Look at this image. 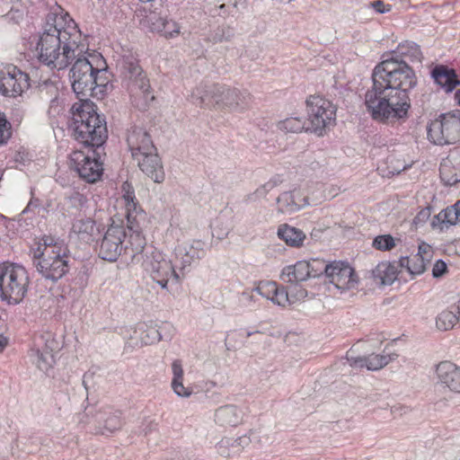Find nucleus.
I'll return each instance as SVG.
<instances>
[{"instance_id":"10","label":"nucleus","mask_w":460,"mask_h":460,"mask_svg":"<svg viewBox=\"0 0 460 460\" xmlns=\"http://www.w3.org/2000/svg\"><path fill=\"white\" fill-rule=\"evenodd\" d=\"M429 139L439 146L455 144L460 139V111L441 114L428 127Z\"/></svg>"},{"instance_id":"50","label":"nucleus","mask_w":460,"mask_h":460,"mask_svg":"<svg viewBox=\"0 0 460 460\" xmlns=\"http://www.w3.org/2000/svg\"><path fill=\"white\" fill-rule=\"evenodd\" d=\"M430 217V210L429 208L421 209L414 217L413 224L419 226L425 223Z\"/></svg>"},{"instance_id":"6","label":"nucleus","mask_w":460,"mask_h":460,"mask_svg":"<svg viewBox=\"0 0 460 460\" xmlns=\"http://www.w3.org/2000/svg\"><path fill=\"white\" fill-rule=\"evenodd\" d=\"M85 54L77 56L70 69L72 88L77 96L83 98L102 94L109 84L107 69L94 67Z\"/></svg>"},{"instance_id":"37","label":"nucleus","mask_w":460,"mask_h":460,"mask_svg":"<svg viewBox=\"0 0 460 460\" xmlns=\"http://www.w3.org/2000/svg\"><path fill=\"white\" fill-rule=\"evenodd\" d=\"M34 357L35 364L39 369L44 372L49 371L55 363V357L48 348H45L42 350H36Z\"/></svg>"},{"instance_id":"16","label":"nucleus","mask_w":460,"mask_h":460,"mask_svg":"<svg viewBox=\"0 0 460 460\" xmlns=\"http://www.w3.org/2000/svg\"><path fill=\"white\" fill-rule=\"evenodd\" d=\"M145 220L127 221V228L129 231L128 241L124 246V256L130 260L133 264H141L146 255V251L154 249L146 247V238L142 234L141 228Z\"/></svg>"},{"instance_id":"33","label":"nucleus","mask_w":460,"mask_h":460,"mask_svg":"<svg viewBox=\"0 0 460 460\" xmlns=\"http://www.w3.org/2000/svg\"><path fill=\"white\" fill-rule=\"evenodd\" d=\"M429 262V261L416 254L412 257L402 256L399 260L400 266L405 268L411 275L422 274L426 270V265Z\"/></svg>"},{"instance_id":"35","label":"nucleus","mask_w":460,"mask_h":460,"mask_svg":"<svg viewBox=\"0 0 460 460\" xmlns=\"http://www.w3.org/2000/svg\"><path fill=\"white\" fill-rule=\"evenodd\" d=\"M281 182L282 179L279 175L273 176L267 182L257 188L254 192L249 194L246 199L247 201H256L259 199L265 198L271 190L279 186Z\"/></svg>"},{"instance_id":"34","label":"nucleus","mask_w":460,"mask_h":460,"mask_svg":"<svg viewBox=\"0 0 460 460\" xmlns=\"http://www.w3.org/2000/svg\"><path fill=\"white\" fill-rule=\"evenodd\" d=\"M397 358L396 354H371L366 356L367 369L376 371Z\"/></svg>"},{"instance_id":"22","label":"nucleus","mask_w":460,"mask_h":460,"mask_svg":"<svg viewBox=\"0 0 460 460\" xmlns=\"http://www.w3.org/2000/svg\"><path fill=\"white\" fill-rule=\"evenodd\" d=\"M439 174L446 185L452 186L460 181V147L450 151L447 157L442 160Z\"/></svg>"},{"instance_id":"19","label":"nucleus","mask_w":460,"mask_h":460,"mask_svg":"<svg viewBox=\"0 0 460 460\" xmlns=\"http://www.w3.org/2000/svg\"><path fill=\"white\" fill-rule=\"evenodd\" d=\"M205 255V243L194 240L191 243L178 244L174 249L175 267L180 275L184 276L185 270L199 261Z\"/></svg>"},{"instance_id":"12","label":"nucleus","mask_w":460,"mask_h":460,"mask_svg":"<svg viewBox=\"0 0 460 460\" xmlns=\"http://www.w3.org/2000/svg\"><path fill=\"white\" fill-rule=\"evenodd\" d=\"M127 235L126 227L113 221L97 241L98 256L103 261H116L124 252L123 243Z\"/></svg>"},{"instance_id":"45","label":"nucleus","mask_w":460,"mask_h":460,"mask_svg":"<svg viewBox=\"0 0 460 460\" xmlns=\"http://www.w3.org/2000/svg\"><path fill=\"white\" fill-rule=\"evenodd\" d=\"M254 431H250L248 434L243 435L237 438H234L236 446H238V453L240 454L245 447H247L254 438H257Z\"/></svg>"},{"instance_id":"5","label":"nucleus","mask_w":460,"mask_h":460,"mask_svg":"<svg viewBox=\"0 0 460 460\" xmlns=\"http://www.w3.org/2000/svg\"><path fill=\"white\" fill-rule=\"evenodd\" d=\"M191 98L198 106L234 112H243L251 102V94L247 91L219 84L197 87Z\"/></svg>"},{"instance_id":"56","label":"nucleus","mask_w":460,"mask_h":460,"mask_svg":"<svg viewBox=\"0 0 460 460\" xmlns=\"http://www.w3.org/2000/svg\"><path fill=\"white\" fill-rule=\"evenodd\" d=\"M242 296L245 298V299H249V300H252V295L248 293V292H243L242 294Z\"/></svg>"},{"instance_id":"32","label":"nucleus","mask_w":460,"mask_h":460,"mask_svg":"<svg viewBox=\"0 0 460 460\" xmlns=\"http://www.w3.org/2000/svg\"><path fill=\"white\" fill-rule=\"evenodd\" d=\"M278 235L288 245L292 247L302 246L305 239V234L302 230L287 224L279 227Z\"/></svg>"},{"instance_id":"51","label":"nucleus","mask_w":460,"mask_h":460,"mask_svg":"<svg viewBox=\"0 0 460 460\" xmlns=\"http://www.w3.org/2000/svg\"><path fill=\"white\" fill-rule=\"evenodd\" d=\"M369 5L376 10L378 13H385L390 11L391 6L386 5L382 0H376L369 4Z\"/></svg>"},{"instance_id":"44","label":"nucleus","mask_w":460,"mask_h":460,"mask_svg":"<svg viewBox=\"0 0 460 460\" xmlns=\"http://www.w3.org/2000/svg\"><path fill=\"white\" fill-rule=\"evenodd\" d=\"M11 136V123L6 119L4 113H0V146L6 144Z\"/></svg>"},{"instance_id":"40","label":"nucleus","mask_w":460,"mask_h":460,"mask_svg":"<svg viewBox=\"0 0 460 460\" xmlns=\"http://www.w3.org/2000/svg\"><path fill=\"white\" fill-rule=\"evenodd\" d=\"M437 217L443 223L449 225H456L460 222V200L441 211Z\"/></svg>"},{"instance_id":"42","label":"nucleus","mask_w":460,"mask_h":460,"mask_svg":"<svg viewBox=\"0 0 460 460\" xmlns=\"http://www.w3.org/2000/svg\"><path fill=\"white\" fill-rule=\"evenodd\" d=\"M372 246L379 251H390L395 246V242L392 235L382 234L373 240Z\"/></svg>"},{"instance_id":"3","label":"nucleus","mask_w":460,"mask_h":460,"mask_svg":"<svg viewBox=\"0 0 460 460\" xmlns=\"http://www.w3.org/2000/svg\"><path fill=\"white\" fill-rule=\"evenodd\" d=\"M70 129L74 138L86 146L101 147L108 138L105 119L88 101L75 102L71 108Z\"/></svg>"},{"instance_id":"13","label":"nucleus","mask_w":460,"mask_h":460,"mask_svg":"<svg viewBox=\"0 0 460 460\" xmlns=\"http://www.w3.org/2000/svg\"><path fill=\"white\" fill-rule=\"evenodd\" d=\"M86 420H84L95 434L109 436L119 430L123 426L121 411L111 407L85 412Z\"/></svg>"},{"instance_id":"36","label":"nucleus","mask_w":460,"mask_h":460,"mask_svg":"<svg viewBox=\"0 0 460 460\" xmlns=\"http://www.w3.org/2000/svg\"><path fill=\"white\" fill-rule=\"evenodd\" d=\"M279 130L290 133H299L304 129L306 130L307 125L305 121L297 117L287 118L278 123Z\"/></svg>"},{"instance_id":"47","label":"nucleus","mask_w":460,"mask_h":460,"mask_svg":"<svg viewBox=\"0 0 460 460\" xmlns=\"http://www.w3.org/2000/svg\"><path fill=\"white\" fill-rule=\"evenodd\" d=\"M447 270V264L442 260H438L432 269V276L434 278L442 277Z\"/></svg>"},{"instance_id":"27","label":"nucleus","mask_w":460,"mask_h":460,"mask_svg":"<svg viewBox=\"0 0 460 460\" xmlns=\"http://www.w3.org/2000/svg\"><path fill=\"white\" fill-rule=\"evenodd\" d=\"M122 198L126 207L127 221L146 220V214L140 208L138 202L136 199L135 191L133 187L128 182L122 184Z\"/></svg>"},{"instance_id":"46","label":"nucleus","mask_w":460,"mask_h":460,"mask_svg":"<svg viewBox=\"0 0 460 460\" xmlns=\"http://www.w3.org/2000/svg\"><path fill=\"white\" fill-rule=\"evenodd\" d=\"M432 254H433L432 248L429 244H428L424 242H422L419 244V250H418V252L416 253V255H420L424 259L430 261V260L432 258Z\"/></svg>"},{"instance_id":"41","label":"nucleus","mask_w":460,"mask_h":460,"mask_svg":"<svg viewBox=\"0 0 460 460\" xmlns=\"http://www.w3.org/2000/svg\"><path fill=\"white\" fill-rule=\"evenodd\" d=\"M278 285L273 281H261L259 284L252 289L253 292H256L262 297H265L268 300L272 301L275 293L277 292Z\"/></svg>"},{"instance_id":"14","label":"nucleus","mask_w":460,"mask_h":460,"mask_svg":"<svg viewBox=\"0 0 460 460\" xmlns=\"http://www.w3.org/2000/svg\"><path fill=\"white\" fill-rule=\"evenodd\" d=\"M71 166L79 177L89 183L99 181L103 172V164L96 150L84 153L76 150L70 154Z\"/></svg>"},{"instance_id":"53","label":"nucleus","mask_w":460,"mask_h":460,"mask_svg":"<svg viewBox=\"0 0 460 460\" xmlns=\"http://www.w3.org/2000/svg\"><path fill=\"white\" fill-rule=\"evenodd\" d=\"M7 17L11 20H14L15 22H18L19 20L22 19L23 12L12 8L10 12L7 13Z\"/></svg>"},{"instance_id":"59","label":"nucleus","mask_w":460,"mask_h":460,"mask_svg":"<svg viewBox=\"0 0 460 460\" xmlns=\"http://www.w3.org/2000/svg\"><path fill=\"white\" fill-rule=\"evenodd\" d=\"M52 89L54 90L55 93H57L58 90L56 87L52 86Z\"/></svg>"},{"instance_id":"39","label":"nucleus","mask_w":460,"mask_h":460,"mask_svg":"<svg viewBox=\"0 0 460 460\" xmlns=\"http://www.w3.org/2000/svg\"><path fill=\"white\" fill-rule=\"evenodd\" d=\"M238 448L234 438H223L216 445L217 454L224 457H231L239 455Z\"/></svg>"},{"instance_id":"1","label":"nucleus","mask_w":460,"mask_h":460,"mask_svg":"<svg viewBox=\"0 0 460 460\" xmlns=\"http://www.w3.org/2000/svg\"><path fill=\"white\" fill-rule=\"evenodd\" d=\"M421 58L420 46L405 41L376 66L373 85L365 94L367 110L375 120L394 123L407 118L411 108L409 91L417 84L415 72L408 62H420Z\"/></svg>"},{"instance_id":"18","label":"nucleus","mask_w":460,"mask_h":460,"mask_svg":"<svg viewBox=\"0 0 460 460\" xmlns=\"http://www.w3.org/2000/svg\"><path fill=\"white\" fill-rule=\"evenodd\" d=\"M320 267L321 261L318 260H313L312 261H299L294 265L285 267L280 278L284 282L297 284L310 278L321 276L323 270H320Z\"/></svg>"},{"instance_id":"55","label":"nucleus","mask_w":460,"mask_h":460,"mask_svg":"<svg viewBox=\"0 0 460 460\" xmlns=\"http://www.w3.org/2000/svg\"><path fill=\"white\" fill-rule=\"evenodd\" d=\"M306 295H307V291H306L305 289H304V288H300V289L297 291V293H296V296H297L298 298H304V297H305V296H306Z\"/></svg>"},{"instance_id":"2","label":"nucleus","mask_w":460,"mask_h":460,"mask_svg":"<svg viewBox=\"0 0 460 460\" xmlns=\"http://www.w3.org/2000/svg\"><path fill=\"white\" fill-rule=\"evenodd\" d=\"M75 22L66 14L49 13L36 44L39 61L51 69L62 70L71 65L82 53H87L84 42Z\"/></svg>"},{"instance_id":"38","label":"nucleus","mask_w":460,"mask_h":460,"mask_svg":"<svg viewBox=\"0 0 460 460\" xmlns=\"http://www.w3.org/2000/svg\"><path fill=\"white\" fill-rule=\"evenodd\" d=\"M457 323H460V314L456 315L452 311L441 312L436 320L437 328L440 331L452 329Z\"/></svg>"},{"instance_id":"26","label":"nucleus","mask_w":460,"mask_h":460,"mask_svg":"<svg viewBox=\"0 0 460 460\" xmlns=\"http://www.w3.org/2000/svg\"><path fill=\"white\" fill-rule=\"evenodd\" d=\"M173 326L170 323H163L158 327L146 326L140 334V341L143 345H151L159 342L161 340H171L173 335Z\"/></svg>"},{"instance_id":"48","label":"nucleus","mask_w":460,"mask_h":460,"mask_svg":"<svg viewBox=\"0 0 460 460\" xmlns=\"http://www.w3.org/2000/svg\"><path fill=\"white\" fill-rule=\"evenodd\" d=\"M163 24L165 33L170 34V36L180 32V26L172 20H165Z\"/></svg>"},{"instance_id":"11","label":"nucleus","mask_w":460,"mask_h":460,"mask_svg":"<svg viewBox=\"0 0 460 460\" xmlns=\"http://www.w3.org/2000/svg\"><path fill=\"white\" fill-rule=\"evenodd\" d=\"M140 265L162 288H167L169 281H180L181 275L175 265L155 249L146 251V258Z\"/></svg>"},{"instance_id":"15","label":"nucleus","mask_w":460,"mask_h":460,"mask_svg":"<svg viewBox=\"0 0 460 460\" xmlns=\"http://www.w3.org/2000/svg\"><path fill=\"white\" fill-rule=\"evenodd\" d=\"M320 270L325 274L329 283L341 291L355 288L358 285L355 270L347 262L332 261L325 264L321 261Z\"/></svg>"},{"instance_id":"8","label":"nucleus","mask_w":460,"mask_h":460,"mask_svg":"<svg viewBox=\"0 0 460 460\" xmlns=\"http://www.w3.org/2000/svg\"><path fill=\"white\" fill-rule=\"evenodd\" d=\"M29 285L26 270L13 263L0 264V297L17 305L24 298Z\"/></svg>"},{"instance_id":"23","label":"nucleus","mask_w":460,"mask_h":460,"mask_svg":"<svg viewBox=\"0 0 460 460\" xmlns=\"http://www.w3.org/2000/svg\"><path fill=\"white\" fill-rule=\"evenodd\" d=\"M438 381L451 391L460 393V367L451 361H442L436 366Z\"/></svg>"},{"instance_id":"9","label":"nucleus","mask_w":460,"mask_h":460,"mask_svg":"<svg viewBox=\"0 0 460 460\" xmlns=\"http://www.w3.org/2000/svg\"><path fill=\"white\" fill-rule=\"evenodd\" d=\"M306 131L321 137L335 125L336 107L329 100L319 95H311L306 99Z\"/></svg>"},{"instance_id":"21","label":"nucleus","mask_w":460,"mask_h":460,"mask_svg":"<svg viewBox=\"0 0 460 460\" xmlns=\"http://www.w3.org/2000/svg\"><path fill=\"white\" fill-rule=\"evenodd\" d=\"M127 143L128 149L131 152V156H135L142 153H151L156 150L148 132L143 128L136 126L132 127L128 130Z\"/></svg>"},{"instance_id":"17","label":"nucleus","mask_w":460,"mask_h":460,"mask_svg":"<svg viewBox=\"0 0 460 460\" xmlns=\"http://www.w3.org/2000/svg\"><path fill=\"white\" fill-rule=\"evenodd\" d=\"M30 86L29 75L13 66L0 69V93L5 97H17Z\"/></svg>"},{"instance_id":"29","label":"nucleus","mask_w":460,"mask_h":460,"mask_svg":"<svg viewBox=\"0 0 460 460\" xmlns=\"http://www.w3.org/2000/svg\"><path fill=\"white\" fill-rule=\"evenodd\" d=\"M431 75L435 82L447 93L452 92L460 84V80L457 78L456 71L448 68L447 66H436L431 72Z\"/></svg>"},{"instance_id":"57","label":"nucleus","mask_w":460,"mask_h":460,"mask_svg":"<svg viewBox=\"0 0 460 460\" xmlns=\"http://www.w3.org/2000/svg\"><path fill=\"white\" fill-rule=\"evenodd\" d=\"M455 99H456V102L460 105V90L456 92Z\"/></svg>"},{"instance_id":"20","label":"nucleus","mask_w":460,"mask_h":460,"mask_svg":"<svg viewBox=\"0 0 460 460\" xmlns=\"http://www.w3.org/2000/svg\"><path fill=\"white\" fill-rule=\"evenodd\" d=\"M132 158L137 163L139 169L152 181L156 183L164 181L165 173L157 150L151 153H142L132 156Z\"/></svg>"},{"instance_id":"58","label":"nucleus","mask_w":460,"mask_h":460,"mask_svg":"<svg viewBox=\"0 0 460 460\" xmlns=\"http://www.w3.org/2000/svg\"><path fill=\"white\" fill-rule=\"evenodd\" d=\"M257 332H260L259 331H255V332H246V337H250L252 336L253 333H257Z\"/></svg>"},{"instance_id":"54","label":"nucleus","mask_w":460,"mask_h":460,"mask_svg":"<svg viewBox=\"0 0 460 460\" xmlns=\"http://www.w3.org/2000/svg\"><path fill=\"white\" fill-rule=\"evenodd\" d=\"M8 344V339L4 336L3 334H0V352H2L4 350V349L7 346Z\"/></svg>"},{"instance_id":"52","label":"nucleus","mask_w":460,"mask_h":460,"mask_svg":"<svg viewBox=\"0 0 460 460\" xmlns=\"http://www.w3.org/2000/svg\"><path fill=\"white\" fill-rule=\"evenodd\" d=\"M156 428V423L153 420H145L140 427V433L147 435Z\"/></svg>"},{"instance_id":"31","label":"nucleus","mask_w":460,"mask_h":460,"mask_svg":"<svg viewBox=\"0 0 460 460\" xmlns=\"http://www.w3.org/2000/svg\"><path fill=\"white\" fill-rule=\"evenodd\" d=\"M372 277L377 284L391 285L396 279V267L389 262H380L372 270Z\"/></svg>"},{"instance_id":"30","label":"nucleus","mask_w":460,"mask_h":460,"mask_svg":"<svg viewBox=\"0 0 460 460\" xmlns=\"http://www.w3.org/2000/svg\"><path fill=\"white\" fill-rule=\"evenodd\" d=\"M172 388L173 392L180 397L188 398L191 395L192 390L190 387L183 385L184 371L182 363L180 359H174L172 363Z\"/></svg>"},{"instance_id":"4","label":"nucleus","mask_w":460,"mask_h":460,"mask_svg":"<svg viewBox=\"0 0 460 460\" xmlns=\"http://www.w3.org/2000/svg\"><path fill=\"white\" fill-rule=\"evenodd\" d=\"M33 264L42 278L58 281L69 270L67 246L52 236L42 237L33 252Z\"/></svg>"},{"instance_id":"24","label":"nucleus","mask_w":460,"mask_h":460,"mask_svg":"<svg viewBox=\"0 0 460 460\" xmlns=\"http://www.w3.org/2000/svg\"><path fill=\"white\" fill-rule=\"evenodd\" d=\"M244 416L243 407L235 404H226L215 411L214 420L222 427H236L243 423Z\"/></svg>"},{"instance_id":"49","label":"nucleus","mask_w":460,"mask_h":460,"mask_svg":"<svg viewBox=\"0 0 460 460\" xmlns=\"http://www.w3.org/2000/svg\"><path fill=\"white\" fill-rule=\"evenodd\" d=\"M347 360L350 367L357 368L367 367L366 357H352L347 355Z\"/></svg>"},{"instance_id":"25","label":"nucleus","mask_w":460,"mask_h":460,"mask_svg":"<svg viewBox=\"0 0 460 460\" xmlns=\"http://www.w3.org/2000/svg\"><path fill=\"white\" fill-rule=\"evenodd\" d=\"M278 211L292 214L309 205L308 199L300 190L281 193L277 199Z\"/></svg>"},{"instance_id":"7","label":"nucleus","mask_w":460,"mask_h":460,"mask_svg":"<svg viewBox=\"0 0 460 460\" xmlns=\"http://www.w3.org/2000/svg\"><path fill=\"white\" fill-rule=\"evenodd\" d=\"M122 82L126 85L132 103L139 109H146L155 100L146 73L132 53L124 54L119 61Z\"/></svg>"},{"instance_id":"43","label":"nucleus","mask_w":460,"mask_h":460,"mask_svg":"<svg viewBox=\"0 0 460 460\" xmlns=\"http://www.w3.org/2000/svg\"><path fill=\"white\" fill-rule=\"evenodd\" d=\"M271 302L279 306L286 307L292 305L295 300L289 296L284 287H278L277 292L275 293Z\"/></svg>"},{"instance_id":"28","label":"nucleus","mask_w":460,"mask_h":460,"mask_svg":"<svg viewBox=\"0 0 460 460\" xmlns=\"http://www.w3.org/2000/svg\"><path fill=\"white\" fill-rule=\"evenodd\" d=\"M72 233L82 242L90 243L94 241L100 230L95 221L87 217L75 220L72 225Z\"/></svg>"}]
</instances>
